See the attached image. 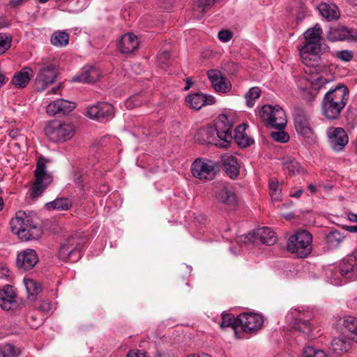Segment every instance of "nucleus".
<instances>
[{"instance_id":"f257e3e1","label":"nucleus","mask_w":357,"mask_h":357,"mask_svg":"<svg viewBox=\"0 0 357 357\" xmlns=\"http://www.w3.org/2000/svg\"><path fill=\"white\" fill-rule=\"evenodd\" d=\"M10 224L12 231L23 241L38 239L43 234L40 220L33 211H17Z\"/></svg>"},{"instance_id":"f03ea898","label":"nucleus","mask_w":357,"mask_h":357,"mask_svg":"<svg viewBox=\"0 0 357 357\" xmlns=\"http://www.w3.org/2000/svg\"><path fill=\"white\" fill-rule=\"evenodd\" d=\"M349 89L344 85L331 89L324 96L321 103V114L328 120H336L347 105Z\"/></svg>"},{"instance_id":"7ed1b4c3","label":"nucleus","mask_w":357,"mask_h":357,"mask_svg":"<svg viewBox=\"0 0 357 357\" xmlns=\"http://www.w3.org/2000/svg\"><path fill=\"white\" fill-rule=\"evenodd\" d=\"M326 275L328 282L335 286L342 284L343 278L356 280L357 250L344 258L339 266H328L326 270Z\"/></svg>"},{"instance_id":"20e7f679","label":"nucleus","mask_w":357,"mask_h":357,"mask_svg":"<svg viewBox=\"0 0 357 357\" xmlns=\"http://www.w3.org/2000/svg\"><path fill=\"white\" fill-rule=\"evenodd\" d=\"M57 63L52 58H43L41 67L34 80L35 90L38 92L44 91L47 87L54 83L57 77Z\"/></svg>"},{"instance_id":"39448f33","label":"nucleus","mask_w":357,"mask_h":357,"mask_svg":"<svg viewBox=\"0 0 357 357\" xmlns=\"http://www.w3.org/2000/svg\"><path fill=\"white\" fill-rule=\"evenodd\" d=\"M86 243V238L79 234L71 235L61 245L58 257L62 261L75 262L81 258V250Z\"/></svg>"},{"instance_id":"423d86ee","label":"nucleus","mask_w":357,"mask_h":357,"mask_svg":"<svg viewBox=\"0 0 357 357\" xmlns=\"http://www.w3.org/2000/svg\"><path fill=\"white\" fill-rule=\"evenodd\" d=\"M312 235L306 230H300L289 237L287 249L298 257L305 258L312 252Z\"/></svg>"},{"instance_id":"0eeeda50","label":"nucleus","mask_w":357,"mask_h":357,"mask_svg":"<svg viewBox=\"0 0 357 357\" xmlns=\"http://www.w3.org/2000/svg\"><path fill=\"white\" fill-rule=\"evenodd\" d=\"M259 115L266 126L278 130H283L287 123L285 112L279 105H266L259 110Z\"/></svg>"},{"instance_id":"6e6552de","label":"nucleus","mask_w":357,"mask_h":357,"mask_svg":"<svg viewBox=\"0 0 357 357\" xmlns=\"http://www.w3.org/2000/svg\"><path fill=\"white\" fill-rule=\"evenodd\" d=\"M45 132L50 141L55 143L64 142L73 137L75 128L70 123L53 121L46 126Z\"/></svg>"},{"instance_id":"1a4fd4ad","label":"nucleus","mask_w":357,"mask_h":357,"mask_svg":"<svg viewBox=\"0 0 357 357\" xmlns=\"http://www.w3.org/2000/svg\"><path fill=\"white\" fill-rule=\"evenodd\" d=\"M234 122L231 116L225 114H220L214 121V128L217 137L221 142L220 147L227 148L233 140L231 129Z\"/></svg>"},{"instance_id":"9d476101","label":"nucleus","mask_w":357,"mask_h":357,"mask_svg":"<svg viewBox=\"0 0 357 357\" xmlns=\"http://www.w3.org/2000/svg\"><path fill=\"white\" fill-rule=\"evenodd\" d=\"M328 50V46L319 42L306 41L300 49L303 63L309 67L315 66L320 60L319 54Z\"/></svg>"},{"instance_id":"9b49d317","label":"nucleus","mask_w":357,"mask_h":357,"mask_svg":"<svg viewBox=\"0 0 357 357\" xmlns=\"http://www.w3.org/2000/svg\"><path fill=\"white\" fill-rule=\"evenodd\" d=\"M218 171L219 166L208 159H196L191 166L192 175L203 181L213 180Z\"/></svg>"},{"instance_id":"f8f14e48","label":"nucleus","mask_w":357,"mask_h":357,"mask_svg":"<svg viewBox=\"0 0 357 357\" xmlns=\"http://www.w3.org/2000/svg\"><path fill=\"white\" fill-rule=\"evenodd\" d=\"M294 126L296 132L302 135L308 143L314 142V135L310 125V116L301 107H296L293 112Z\"/></svg>"},{"instance_id":"ddd939ff","label":"nucleus","mask_w":357,"mask_h":357,"mask_svg":"<svg viewBox=\"0 0 357 357\" xmlns=\"http://www.w3.org/2000/svg\"><path fill=\"white\" fill-rule=\"evenodd\" d=\"M114 114V107L111 104L105 102H99L96 105L89 106L86 115L91 119L102 121L112 118Z\"/></svg>"},{"instance_id":"4468645a","label":"nucleus","mask_w":357,"mask_h":357,"mask_svg":"<svg viewBox=\"0 0 357 357\" xmlns=\"http://www.w3.org/2000/svg\"><path fill=\"white\" fill-rule=\"evenodd\" d=\"M327 137L330 146L335 151H341L349 142L346 131L342 128L330 127L328 128Z\"/></svg>"},{"instance_id":"2eb2a0df","label":"nucleus","mask_w":357,"mask_h":357,"mask_svg":"<svg viewBox=\"0 0 357 357\" xmlns=\"http://www.w3.org/2000/svg\"><path fill=\"white\" fill-rule=\"evenodd\" d=\"M239 326L244 332H253L261 328L264 318L257 313L244 312L238 315Z\"/></svg>"},{"instance_id":"dca6fc26","label":"nucleus","mask_w":357,"mask_h":357,"mask_svg":"<svg viewBox=\"0 0 357 357\" xmlns=\"http://www.w3.org/2000/svg\"><path fill=\"white\" fill-rule=\"evenodd\" d=\"M214 196L219 202L230 207H235L237 204L236 193L231 186L218 184L215 188Z\"/></svg>"},{"instance_id":"f3484780","label":"nucleus","mask_w":357,"mask_h":357,"mask_svg":"<svg viewBox=\"0 0 357 357\" xmlns=\"http://www.w3.org/2000/svg\"><path fill=\"white\" fill-rule=\"evenodd\" d=\"M19 302L17 294L10 285H6L0 289V306L3 310L17 309Z\"/></svg>"},{"instance_id":"a211bd4d","label":"nucleus","mask_w":357,"mask_h":357,"mask_svg":"<svg viewBox=\"0 0 357 357\" xmlns=\"http://www.w3.org/2000/svg\"><path fill=\"white\" fill-rule=\"evenodd\" d=\"M38 261V257L36 250L26 249L18 253L16 264L17 268L26 271L33 268Z\"/></svg>"},{"instance_id":"6ab92c4d","label":"nucleus","mask_w":357,"mask_h":357,"mask_svg":"<svg viewBox=\"0 0 357 357\" xmlns=\"http://www.w3.org/2000/svg\"><path fill=\"white\" fill-rule=\"evenodd\" d=\"M337 327L342 333L347 335L357 342V319L352 316H344L337 321Z\"/></svg>"},{"instance_id":"aec40b11","label":"nucleus","mask_w":357,"mask_h":357,"mask_svg":"<svg viewBox=\"0 0 357 357\" xmlns=\"http://www.w3.org/2000/svg\"><path fill=\"white\" fill-rule=\"evenodd\" d=\"M207 75L215 91L227 93L231 89V84L226 81L221 71L211 69L208 71Z\"/></svg>"},{"instance_id":"412c9836","label":"nucleus","mask_w":357,"mask_h":357,"mask_svg":"<svg viewBox=\"0 0 357 357\" xmlns=\"http://www.w3.org/2000/svg\"><path fill=\"white\" fill-rule=\"evenodd\" d=\"M253 243L260 242L266 245H273L277 241L275 233L267 227L258 228L252 231Z\"/></svg>"},{"instance_id":"4be33fe9","label":"nucleus","mask_w":357,"mask_h":357,"mask_svg":"<svg viewBox=\"0 0 357 357\" xmlns=\"http://www.w3.org/2000/svg\"><path fill=\"white\" fill-rule=\"evenodd\" d=\"M186 102L190 107L199 110L205 105H213L215 102V98L212 96L197 93L188 95L186 97Z\"/></svg>"},{"instance_id":"5701e85b","label":"nucleus","mask_w":357,"mask_h":357,"mask_svg":"<svg viewBox=\"0 0 357 357\" xmlns=\"http://www.w3.org/2000/svg\"><path fill=\"white\" fill-rule=\"evenodd\" d=\"M139 40L133 33H128L124 34L118 44L120 52L123 54H130L137 49Z\"/></svg>"},{"instance_id":"b1692460","label":"nucleus","mask_w":357,"mask_h":357,"mask_svg":"<svg viewBox=\"0 0 357 357\" xmlns=\"http://www.w3.org/2000/svg\"><path fill=\"white\" fill-rule=\"evenodd\" d=\"M195 140L201 144H215L219 146L218 142H221L215 135V130L213 127H206L199 129L195 136Z\"/></svg>"},{"instance_id":"393cba45","label":"nucleus","mask_w":357,"mask_h":357,"mask_svg":"<svg viewBox=\"0 0 357 357\" xmlns=\"http://www.w3.org/2000/svg\"><path fill=\"white\" fill-rule=\"evenodd\" d=\"M327 38L331 41L353 39L357 41V34L353 35L352 31L347 27L331 29Z\"/></svg>"},{"instance_id":"a878e982","label":"nucleus","mask_w":357,"mask_h":357,"mask_svg":"<svg viewBox=\"0 0 357 357\" xmlns=\"http://www.w3.org/2000/svg\"><path fill=\"white\" fill-rule=\"evenodd\" d=\"M301 311L297 309L291 310L287 316V319H290L294 318L295 322L294 323L293 327L295 330L305 335H309L312 331L310 324L307 321L303 320L298 317Z\"/></svg>"},{"instance_id":"bb28decb","label":"nucleus","mask_w":357,"mask_h":357,"mask_svg":"<svg viewBox=\"0 0 357 357\" xmlns=\"http://www.w3.org/2000/svg\"><path fill=\"white\" fill-rule=\"evenodd\" d=\"M98 70L93 66H84L82 73L73 78L74 82H80L84 83H91L96 81L99 78Z\"/></svg>"},{"instance_id":"cd10ccee","label":"nucleus","mask_w":357,"mask_h":357,"mask_svg":"<svg viewBox=\"0 0 357 357\" xmlns=\"http://www.w3.org/2000/svg\"><path fill=\"white\" fill-rule=\"evenodd\" d=\"M246 124H241L238 126L234 130L233 140L241 147L245 148L250 146L253 142V139L248 136L245 133Z\"/></svg>"},{"instance_id":"c85d7f7f","label":"nucleus","mask_w":357,"mask_h":357,"mask_svg":"<svg viewBox=\"0 0 357 357\" xmlns=\"http://www.w3.org/2000/svg\"><path fill=\"white\" fill-rule=\"evenodd\" d=\"M33 71L30 68H24L22 70L15 73L12 83L17 88H24L29 84L33 76Z\"/></svg>"},{"instance_id":"c756f323","label":"nucleus","mask_w":357,"mask_h":357,"mask_svg":"<svg viewBox=\"0 0 357 357\" xmlns=\"http://www.w3.org/2000/svg\"><path fill=\"white\" fill-rule=\"evenodd\" d=\"M222 165L226 173L230 178H234L239 174V165L237 158L233 155H227L222 158Z\"/></svg>"},{"instance_id":"7c9ffc66","label":"nucleus","mask_w":357,"mask_h":357,"mask_svg":"<svg viewBox=\"0 0 357 357\" xmlns=\"http://www.w3.org/2000/svg\"><path fill=\"white\" fill-rule=\"evenodd\" d=\"M217 0H197L193 8L192 15L194 18L200 20L204 14L210 10Z\"/></svg>"},{"instance_id":"2f4dec72","label":"nucleus","mask_w":357,"mask_h":357,"mask_svg":"<svg viewBox=\"0 0 357 357\" xmlns=\"http://www.w3.org/2000/svg\"><path fill=\"white\" fill-rule=\"evenodd\" d=\"M318 10L321 16L328 21L336 20L340 16L337 7L333 3H321L319 5Z\"/></svg>"},{"instance_id":"473e14b6","label":"nucleus","mask_w":357,"mask_h":357,"mask_svg":"<svg viewBox=\"0 0 357 357\" xmlns=\"http://www.w3.org/2000/svg\"><path fill=\"white\" fill-rule=\"evenodd\" d=\"M345 236L336 229H331L325 236V241L328 247L331 249H335L340 247L344 241Z\"/></svg>"},{"instance_id":"72a5a7b5","label":"nucleus","mask_w":357,"mask_h":357,"mask_svg":"<svg viewBox=\"0 0 357 357\" xmlns=\"http://www.w3.org/2000/svg\"><path fill=\"white\" fill-rule=\"evenodd\" d=\"M48 162L49 160L45 159L43 156H40L37 161L34 176L36 178L46 180L47 183H51L52 181V176L50 174L47 173L46 170V164Z\"/></svg>"},{"instance_id":"f704fd0d","label":"nucleus","mask_w":357,"mask_h":357,"mask_svg":"<svg viewBox=\"0 0 357 357\" xmlns=\"http://www.w3.org/2000/svg\"><path fill=\"white\" fill-rule=\"evenodd\" d=\"M24 285L27 293V298L31 301H34L43 290L40 282L32 279L24 280Z\"/></svg>"},{"instance_id":"c9c22d12","label":"nucleus","mask_w":357,"mask_h":357,"mask_svg":"<svg viewBox=\"0 0 357 357\" xmlns=\"http://www.w3.org/2000/svg\"><path fill=\"white\" fill-rule=\"evenodd\" d=\"M331 350L337 355L348 351L351 348V342L342 338L335 337L331 343Z\"/></svg>"},{"instance_id":"e433bc0d","label":"nucleus","mask_w":357,"mask_h":357,"mask_svg":"<svg viewBox=\"0 0 357 357\" xmlns=\"http://www.w3.org/2000/svg\"><path fill=\"white\" fill-rule=\"evenodd\" d=\"M50 42L55 47H66L69 43V34L65 31H55L51 36Z\"/></svg>"},{"instance_id":"4c0bfd02","label":"nucleus","mask_w":357,"mask_h":357,"mask_svg":"<svg viewBox=\"0 0 357 357\" xmlns=\"http://www.w3.org/2000/svg\"><path fill=\"white\" fill-rule=\"evenodd\" d=\"M72 206V201L66 197H59L54 199L52 202L46 204V207L50 209L54 210H68Z\"/></svg>"},{"instance_id":"58836bf2","label":"nucleus","mask_w":357,"mask_h":357,"mask_svg":"<svg viewBox=\"0 0 357 357\" xmlns=\"http://www.w3.org/2000/svg\"><path fill=\"white\" fill-rule=\"evenodd\" d=\"M50 184V183H47L45 179L36 178V181L30 189V197L32 199L38 197Z\"/></svg>"},{"instance_id":"ea45409f","label":"nucleus","mask_w":357,"mask_h":357,"mask_svg":"<svg viewBox=\"0 0 357 357\" xmlns=\"http://www.w3.org/2000/svg\"><path fill=\"white\" fill-rule=\"evenodd\" d=\"M26 321L31 328H38L43 323V318L38 310H31L26 314Z\"/></svg>"},{"instance_id":"a19ab883","label":"nucleus","mask_w":357,"mask_h":357,"mask_svg":"<svg viewBox=\"0 0 357 357\" xmlns=\"http://www.w3.org/2000/svg\"><path fill=\"white\" fill-rule=\"evenodd\" d=\"M322 33L321 27L316 24L314 27L307 29L304 33V37L306 41L310 42H319L321 43Z\"/></svg>"},{"instance_id":"79ce46f5","label":"nucleus","mask_w":357,"mask_h":357,"mask_svg":"<svg viewBox=\"0 0 357 357\" xmlns=\"http://www.w3.org/2000/svg\"><path fill=\"white\" fill-rule=\"evenodd\" d=\"M220 326L222 328L231 327L234 329H236L239 327L238 316L235 317L231 314H222V322Z\"/></svg>"},{"instance_id":"37998d69","label":"nucleus","mask_w":357,"mask_h":357,"mask_svg":"<svg viewBox=\"0 0 357 357\" xmlns=\"http://www.w3.org/2000/svg\"><path fill=\"white\" fill-rule=\"evenodd\" d=\"M0 353L3 357H17L20 350L13 344L6 343L0 347Z\"/></svg>"},{"instance_id":"c03bdc74","label":"nucleus","mask_w":357,"mask_h":357,"mask_svg":"<svg viewBox=\"0 0 357 357\" xmlns=\"http://www.w3.org/2000/svg\"><path fill=\"white\" fill-rule=\"evenodd\" d=\"M261 90L259 87L251 88L245 95L246 104L249 107H252L255 105V100L259 98Z\"/></svg>"},{"instance_id":"a18cd8bd","label":"nucleus","mask_w":357,"mask_h":357,"mask_svg":"<svg viewBox=\"0 0 357 357\" xmlns=\"http://www.w3.org/2000/svg\"><path fill=\"white\" fill-rule=\"evenodd\" d=\"M268 186L272 199L275 201H278L281 194V189L279 187L278 181L275 178H271L269 180Z\"/></svg>"},{"instance_id":"49530a36","label":"nucleus","mask_w":357,"mask_h":357,"mask_svg":"<svg viewBox=\"0 0 357 357\" xmlns=\"http://www.w3.org/2000/svg\"><path fill=\"white\" fill-rule=\"evenodd\" d=\"M282 165L283 168L288 171V174L289 175H294L296 173H300L301 167L300 164L295 160H286L283 162Z\"/></svg>"},{"instance_id":"de8ad7c7","label":"nucleus","mask_w":357,"mask_h":357,"mask_svg":"<svg viewBox=\"0 0 357 357\" xmlns=\"http://www.w3.org/2000/svg\"><path fill=\"white\" fill-rule=\"evenodd\" d=\"M303 357H328L324 351L313 347H306L303 351Z\"/></svg>"},{"instance_id":"09e8293b","label":"nucleus","mask_w":357,"mask_h":357,"mask_svg":"<svg viewBox=\"0 0 357 357\" xmlns=\"http://www.w3.org/2000/svg\"><path fill=\"white\" fill-rule=\"evenodd\" d=\"M12 37L0 33V55L4 54L11 46Z\"/></svg>"},{"instance_id":"8fccbe9b","label":"nucleus","mask_w":357,"mask_h":357,"mask_svg":"<svg viewBox=\"0 0 357 357\" xmlns=\"http://www.w3.org/2000/svg\"><path fill=\"white\" fill-rule=\"evenodd\" d=\"M57 104L59 105V107L61 109V112L62 115L67 114L70 112L73 111L76 107L75 102H70L63 99H58Z\"/></svg>"},{"instance_id":"3c124183","label":"nucleus","mask_w":357,"mask_h":357,"mask_svg":"<svg viewBox=\"0 0 357 357\" xmlns=\"http://www.w3.org/2000/svg\"><path fill=\"white\" fill-rule=\"evenodd\" d=\"M143 103V98L141 95H135L128 98L125 102L126 107L132 109L137 107L140 106Z\"/></svg>"},{"instance_id":"603ef678","label":"nucleus","mask_w":357,"mask_h":357,"mask_svg":"<svg viewBox=\"0 0 357 357\" xmlns=\"http://www.w3.org/2000/svg\"><path fill=\"white\" fill-rule=\"evenodd\" d=\"M157 59L158 66L161 68H165L170 62V53L168 51H163L158 55Z\"/></svg>"},{"instance_id":"864d4df0","label":"nucleus","mask_w":357,"mask_h":357,"mask_svg":"<svg viewBox=\"0 0 357 357\" xmlns=\"http://www.w3.org/2000/svg\"><path fill=\"white\" fill-rule=\"evenodd\" d=\"M271 137L275 141L280 143H285L289 140V135L287 132L283 131L282 130H279V131L272 132L271 133Z\"/></svg>"},{"instance_id":"5fc2aeb1","label":"nucleus","mask_w":357,"mask_h":357,"mask_svg":"<svg viewBox=\"0 0 357 357\" xmlns=\"http://www.w3.org/2000/svg\"><path fill=\"white\" fill-rule=\"evenodd\" d=\"M335 56H336L337 59H338L339 60H340L342 61L348 62V61H350L353 59L354 54H353L352 51L345 50L337 51L335 53Z\"/></svg>"},{"instance_id":"6e6d98bb","label":"nucleus","mask_w":357,"mask_h":357,"mask_svg":"<svg viewBox=\"0 0 357 357\" xmlns=\"http://www.w3.org/2000/svg\"><path fill=\"white\" fill-rule=\"evenodd\" d=\"M59 105L57 104V100L50 103L47 107V113L50 115L61 114Z\"/></svg>"},{"instance_id":"4d7b16f0","label":"nucleus","mask_w":357,"mask_h":357,"mask_svg":"<svg viewBox=\"0 0 357 357\" xmlns=\"http://www.w3.org/2000/svg\"><path fill=\"white\" fill-rule=\"evenodd\" d=\"M232 38V33L229 30H222L218 33V38L222 42H228Z\"/></svg>"},{"instance_id":"13d9d810","label":"nucleus","mask_w":357,"mask_h":357,"mask_svg":"<svg viewBox=\"0 0 357 357\" xmlns=\"http://www.w3.org/2000/svg\"><path fill=\"white\" fill-rule=\"evenodd\" d=\"M252 231L248 234L241 235L238 238V243L246 244L248 242L253 243Z\"/></svg>"},{"instance_id":"bf43d9fd","label":"nucleus","mask_w":357,"mask_h":357,"mask_svg":"<svg viewBox=\"0 0 357 357\" xmlns=\"http://www.w3.org/2000/svg\"><path fill=\"white\" fill-rule=\"evenodd\" d=\"M10 271L6 266L0 265V278H4L9 276Z\"/></svg>"},{"instance_id":"052dcab7","label":"nucleus","mask_w":357,"mask_h":357,"mask_svg":"<svg viewBox=\"0 0 357 357\" xmlns=\"http://www.w3.org/2000/svg\"><path fill=\"white\" fill-rule=\"evenodd\" d=\"M328 81L326 79H324L322 77H319L316 79V82L314 83V86L317 88H321L324 84L327 83Z\"/></svg>"},{"instance_id":"680f3d73","label":"nucleus","mask_w":357,"mask_h":357,"mask_svg":"<svg viewBox=\"0 0 357 357\" xmlns=\"http://www.w3.org/2000/svg\"><path fill=\"white\" fill-rule=\"evenodd\" d=\"M28 0H10V5L12 7H18L24 3Z\"/></svg>"},{"instance_id":"e2e57ef3","label":"nucleus","mask_w":357,"mask_h":357,"mask_svg":"<svg viewBox=\"0 0 357 357\" xmlns=\"http://www.w3.org/2000/svg\"><path fill=\"white\" fill-rule=\"evenodd\" d=\"M344 229L346 231H348L349 232L352 233H357V226L353 225V226H344Z\"/></svg>"},{"instance_id":"0e129e2a","label":"nucleus","mask_w":357,"mask_h":357,"mask_svg":"<svg viewBox=\"0 0 357 357\" xmlns=\"http://www.w3.org/2000/svg\"><path fill=\"white\" fill-rule=\"evenodd\" d=\"M348 219L354 222H357V214L349 212L347 213Z\"/></svg>"},{"instance_id":"69168bd1","label":"nucleus","mask_w":357,"mask_h":357,"mask_svg":"<svg viewBox=\"0 0 357 357\" xmlns=\"http://www.w3.org/2000/svg\"><path fill=\"white\" fill-rule=\"evenodd\" d=\"M193 82L191 80V78L188 77L185 79V86L184 87L185 91H188L190 89V88L192 86Z\"/></svg>"},{"instance_id":"338daca9","label":"nucleus","mask_w":357,"mask_h":357,"mask_svg":"<svg viewBox=\"0 0 357 357\" xmlns=\"http://www.w3.org/2000/svg\"><path fill=\"white\" fill-rule=\"evenodd\" d=\"M303 192V191L302 190H298L295 192L291 193V197H295V198H298L301 196Z\"/></svg>"},{"instance_id":"774afa93","label":"nucleus","mask_w":357,"mask_h":357,"mask_svg":"<svg viewBox=\"0 0 357 357\" xmlns=\"http://www.w3.org/2000/svg\"><path fill=\"white\" fill-rule=\"evenodd\" d=\"M187 357H211V356L207 354L203 353L201 354H191V355L188 356Z\"/></svg>"}]
</instances>
